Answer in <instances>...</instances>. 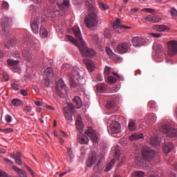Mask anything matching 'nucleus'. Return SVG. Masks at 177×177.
<instances>
[{"mask_svg": "<svg viewBox=\"0 0 177 177\" xmlns=\"http://www.w3.org/2000/svg\"><path fill=\"white\" fill-rule=\"evenodd\" d=\"M73 30L75 36L79 41L74 39L73 36H70L69 35L66 36L67 39L79 48L82 56L90 58L95 57L96 52L95 50H93V48H89L87 47L86 43H85V41L83 40L80 28L78 26H74L73 28Z\"/></svg>", "mask_w": 177, "mask_h": 177, "instance_id": "nucleus-1", "label": "nucleus"}, {"mask_svg": "<svg viewBox=\"0 0 177 177\" xmlns=\"http://www.w3.org/2000/svg\"><path fill=\"white\" fill-rule=\"evenodd\" d=\"M104 157L102 155H97L95 151H93L88 155V158L86 161V165H87V167L91 168L93 165L98 162L94 165V171L97 174H100L104 168Z\"/></svg>", "mask_w": 177, "mask_h": 177, "instance_id": "nucleus-2", "label": "nucleus"}, {"mask_svg": "<svg viewBox=\"0 0 177 177\" xmlns=\"http://www.w3.org/2000/svg\"><path fill=\"white\" fill-rule=\"evenodd\" d=\"M86 6L88 8V15L84 17V23L87 28H91L98 24V17L95 12V1L88 0L86 1Z\"/></svg>", "mask_w": 177, "mask_h": 177, "instance_id": "nucleus-3", "label": "nucleus"}, {"mask_svg": "<svg viewBox=\"0 0 177 177\" xmlns=\"http://www.w3.org/2000/svg\"><path fill=\"white\" fill-rule=\"evenodd\" d=\"M70 84L71 87L82 88L83 85L85 84V80L80 77V73L78 72L77 68H73L72 70V73L70 78Z\"/></svg>", "mask_w": 177, "mask_h": 177, "instance_id": "nucleus-4", "label": "nucleus"}, {"mask_svg": "<svg viewBox=\"0 0 177 177\" xmlns=\"http://www.w3.org/2000/svg\"><path fill=\"white\" fill-rule=\"evenodd\" d=\"M159 131L162 133H165L167 138L174 139L177 138V130L174 128L171 124H162L159 127Z\"/></svg>", "mask_w": 177, "mask_h": 177, "instance_id": "nucleus-5", "label": "nucleus"}, {"mask_svg": "<svg viewBox=\"0 0 177 177\" xmlns=\"http://www.w3.org/2000/svg\"><path fill=\"white\" fill-rule=\"evenodd\" d=\"M120 131L121 126L118 121H112L111 123H110L109 127H108L109 133L114 138H116V136H118Z\"/></svg>", "mask_w": 177, "mask_h": 177, "instance_id": "nucleus-6", "label": "nucleus"}, {"mask_svg": "<svg viewBox=\"0 0 177 177\" xmlns=\"http://www.w3.org/2000/svg\"><path fill=\"white\" fill-rule=\"evenodd\" d=\"M142 156L145 161H153L156 156V151L151 149L147 148L142 150Z\"/></svg>", "mask_w": 177, "mask_h": 177, "instance_id": "nucleus-7", "label": "nucleus"}, {"mask_svg": "<svg viewBox=\"0 0 177 177\" xmlns=\"http://www.w3.org/2000/svg\"><path fill=\"white\" fill-rule=\"evenodd\" d=\"M67 88L64 81L61 79L57 83V86L55 88V93L60 97H64V95L66 93Z\"/></svg>", "mask_w": 177, "mask_h": 177, "instance_id": "nucleus-8", "label": "nucleus"}, {"mask_svg": "<svg viewBox=\"0 0 177 177\" xmlns=\"http://www.w3.org/2000/svg\"><path fill=\"white\" fill-rule=\"evenodd\" d=\"M167 53L169 56L173 57L177 54V41L176 40H171L167 42Z\"/></svg>", "mask_w": 177, "mask_h": 177, "instance_id": "nucleus-9", "label": "nucleus"}, {"mask_svg": "<svg viewBox=\"0 0 177 177\" xmlns=\"http://www.w3.org/2000/svg\"><path fill=\"white\" fill-rule=\"evenodd\" d=\"M82 106V101L80 97L75 96L73 99V104H68V109L72 111L74 108L80 109Z\"/></svg>", "mask_w": 177, "mask_h": 177, "instance_id": "nucleus-10", "label": "nucleus"}, {"mask_svg": "<svg viewBox=\"0 0 177 177\" xmlns=\"http://www.w3.org/2000/svg\"><path fill=\"white\" fill-rule=\"evenodd\" d=\"M130 48V44L129 43H120L117 46V51L120 54L127 53Z\"/></svg>", "mask_w": 177, "mask_h": 177, "instance_id": "nucleus-11", "label": "nucleus"}, {"mask_svg": "<svg viewBox=\"0 0 177 177\" xmlns=\"http://www.w3.org/2000/svg\"><path fill=\"white\" fill-rule=\"evenodd\" d=\"M1 24L4 32H6V28L11 26L12 19L8 17H3L1 19Z\"/></svg>", "mask_w": 177, "mask_h": 177, "instance_id": "nucleus-12", "label": "nucleus"}, {"mask_svg": "<svg viewBox=\"0 0 177 177\" xmlns=\"http://www.w3.org/2000/svg\"><path fill=\"white\" fill-rule=\"evenodd\" d=\"M84 133L87 135V136H88V138H90V139H91L94 143H97L98 137L95 131L93 130L91 128H88V129H87Z\"/></svg>", "mask_w": 177, "mask_h": 177, "instance_id": "nucleus-13", "label": "nucleus"}, {"mask_svg": "<svg viewBox=\"0 0 177 177\" xmlns=\"http://www.w3.org/2000/svg\"><path fill=\"white\" fill-rule=\"evenodd\" d=\"M146 21L151 22V23H158L162 20V17L158 15H149L145 18Z\"/></svg>", "mask_w": 177, "mask_h": 177, "instance_id": "nucleus-14", "label": "nucleus"}, {"mask_svg": "<svg viewBox=\"0 0 177 177\" xmlns=\"http://www.w3.org/2000/svg\"><path fill=\"white\" fill-rule=\"evenodd\" d=\"M39 20L37 17L34 18L30 21L31 28L35 35H38L39 33Z\"/></svg>", "mask_w": 177, "mask_h": 177, "instance_id": "nucleus-15", "label": "nucleus"}, {"mask_svg": "<svg viewBox=\"0 0 177 177\" xmlns=\"http://www.w3.org/2000/svg\"><path fill=\"white\" fill-rule=\"evenodd\" d=\"M157 117L155 113H147L145 120L148 124H154L156 122Z\"/></svg>", "mask_w": 177, "mask_h": 177, "instance_id": "nucleus-16", "label": "nucleus"}, {"mask_svg": "<svg viewBox=\"0 0 177 177\" xmlns=\"http://www.w3.org/2000/svg\"><path fill=\"white\" fill-rule=\"evenodd\" d=\"M58 8L62 11H66L70 6V0H62L57 3Z\"/></svg>", "mask_w": 177, "mask_h": 177, "instance_id": "nucleus-17", "label": "nucleus"}, {"mask_svg": "<svg viewBox=\"0 0 177 177\" xmlns=\"http://www.w3.org/2000/svg\"><path fill=\"white\" fill-rule=\"evenodd\" d=\"M19 62V60H14V59H8L7 61V63L11 70L16 72L17 71H19V68L18 67V63Z\"/></svg>", "mask_w": 177, "mask_h": 177, "instance_id": "nucleus-18", "label": "nucleus"}, {"mask_svg": "<svg viewBox=\"0 0 177 177\" xmlns=\"http://www.w3.org/2000/svg\"><path fill=\"white\" fill-rule=\"evenodd\" d=\"M83 63L87 66V70H88V71L93 72L95 70V64L92 60L84 59H83Z\"/></svg>", "mask_w": 177, "mask_h": 177, "instance_id": "nucleus-19", "label": "nucleus"}, {"mask_svg": "<svg viewBox=\"0 0 177 177\" xmlns=\"http://www.w3.org/2000/svg\"><path fill=\"white\" fill-rule=\"evenodd\" d=\"M161 138L158 136H154L150 139L151 145L158 148L160 146Z\"/></svg>", "mask_w": 177, "mask_h": 177, "instance_id": "nucleus-20", "label": "nucleus"}, {"mask_svg": "<svg viewBox=\"0 0 177 177\" xmlns=\"http://www.w3.org/2000/svg\"><path fill=\"white\" fill-rule=\"evenodd\" d=\"M144 39L142 37H133L131 43L134 47H140L144 44Z\"/></svg>", "mask_w": 177, "mask_h": 177, "instance_id": "nucleus-21", "label": "nucleus"}, {"mask_svg": "<svg viewBox=\"0 0 177 177\" xmlns=\"http://www.w3.org/2000/svg\"><path fill=\"white\" fill-rule=\"evenodd\" d=\"M76 127H77V129H78L80 133H82L83 129H84V124H83L82 117L80 115H77V117Z\"/></svg>", "mask_w": 177, "mask_h": 177, "instance_id": "nucleus-22", "label": "nucleus"}, {"mask_svg": "<svg viewBox=\"0 0 177 177\" xmlns=\"http://www.w3.org/2000/svg\"><path fill=\"white\" fill-rule=\"evenodd\" d=\"M115 97H113L112 100H110L106 102V104L105 105L106 109L110 110L113 109L116 106V101L118 100L116 99L117 96L114 95Z\"/></svg>", "mask_w": 177, "mask_h": 177, "instance_id": "nucleus-23", "label": "nucleus"}, {"mask_svg": "<svg viewBox=\"0 0 177 177\" xmlns=\"http://www.w3.org/2000/svg\"><path fill=\"white\" fill-rule=\"evenodd\" d=\"M129 139L131 141L139 140L140 139H144V133H140V132L133 133L129 136Z\"/></svg>", "mask_w": 177, "mask_h": 177, "instance_id": "nucleus-24", "label": "nucleus"}, {"mask_svg": "<svg viewBox=\"0 0 177 177\" xmlns=\"http://www.w3.org/2000/svg\"><path fill=\"white\" fill-rule=\"evenodd\" d=\"M174 149V145L171 142L165 144L162 151L165 153H169Z\"/></svg>", "mask_w": 177, "mask_h": 177, "instance_id": "nucleus-25", "label": "nucleus"}, {"mask_svg": "<svg viewBox=\"0 0 177 177\" xmlns=\"http://www.w3.org/2000/svg\"><path fill=\"white\" fill-rule=\"evenodd\" d=\"M22 57H24V59L28 62H30L32 60L31 52L28 50H23Z\"/></svg>", "mask_w": 177, "mask_h": 177, "instance_id": "nucleus-26", "label": "nucleus"}, {"mask_svg": "<svg viewBox=\"0 0 177 177\" xmlns=\"http://www.w3.org/2000/svg\"><path fill=\"white\" fill-rule=\"evenodd\" d=\"M153 29L157 30L158 32H165L169 30V27L164 24L154 25L153 26Z\"/></svg>", "mask_w": 177, "mask_h": 177, "instance_id": "nucleus-27", "label": "nucleus"}, {"mask_svg": "<svg viewBox=\"0 0 177 177\" xmlns=\"http://www.w3.org/2000/svg\"><path fill=\"white\" fill-rule=\"evenodd\" d=\"M128 129L131 132H133V131H136L137 124L133 120H129L128 123Z\"/></svg>", "mask_w": 177, "mask_h": 177, "instance_id": "nucleus-28", "label": "nucleus"}, {"mask_svg": "<svg viewBox=\"0 0 177 177\" xmlns=\"http://www.w3.org/2000/svg\"><path fill=\"white\" fill-rule=\"evenodd\" d=\"M12 169L15 171L17 172L19 177H27L26 172L17 166L13 165Z\"/></svg>", "mask_w": 177, "mask_h": 177, "instance_id": "nucleus-29", "label": "nucleus"}, {"mask_svg": "<svg viewBox=\"0 0 177 177\" xmlns=\"http://www.w3.org/2000/svg\"><path fill=\"white\" fill-rule=\"evenodd\" d=\"M115 164V159H112L109 163H107V165H106L105 169H104V171L105 172L110 171L112 169V168L114 167Z\"/></svg>", "mask_w": 177, "mask_h": 177, "instance_id": "nucleus-30", "label": "nucleus"}, {"mask_svg": "<svg viewBox=\"0 0 177 177\" xmlns=\"http://www.w3.org/2000/svg\"><path fill=\"white\" fill-rule=\"evenodd\" d=\"M153 49L155 50L157 53H160L164 50L162 46L159 43H154L153 45Z\"/></svg>", "mask_w": 177, "mask_h": 177, "instance_id": "nucleus-31", "label": "nucleus"}, {"mask_svg": "<svg viewBox=\"0 0 177 177\" xmlns=\"http://www.w3.org/2000/svg\"><path fill=\"white\" fill-rule=\"evenodd\" d=\"M107 86L104 84H97V91H100V93L104 92Z\"/></svg>", "mask_w": 177, "mask_h": 177, "instance_id": "nucleus-32", "label": "nucleus"}, {"mask_svg": "<svg viewBox=\"0 0 177 177\" xmlns=\"http://www.w3.org/2000/svg\"><path fill=\"white\" fill-rule=\"evenodd\" d=\"M40 35L42 38H46L48 37V30L44 27L40 28Z\"/></svg>", "mask_w": 177, "mask_h": 177, "instance_id": "nucleus-33", "label": "nucleus"}, {"mask_svg": "<svg viewBox=\"0 0 177 177\" xmlns=\"http://www.w3.org/2000/svg\"><path fill=\"white\" fill-rule=\"evenodd\" d=\"M90 37H91V41H93V43L97 44L100 41V39L97 36V35H95V33H91L90 35Z\"/></svg>", "mask_w": 177, "mask_h": 177, "instance_id": "nucleus-34", "label": "nucleus"}, {"mask_svg": "<svg viewBox=\"0 0 177 177\" xmlns=\"http://www.w3.org/2000/svg\"><path fill=\"white\" fill-rule=\"evenodd\" d=\"M80 142L82 145H87L89 142V139L86 136H82Z\"/></svg>", "mask_w": 177, "mask_h": 177, "instance_id": "nucleus-35", "label": "nucleus"}, {"mask_svg": "<svg viewBox=\"0 0 177 177\" xmlns=\"http://www.w3.org/2000/svg\"><path fill=\"white\" fill-rule=\"evenodd\" d=\"M145 172L142 171H136L133 174L132 177H145Z\"/></svg>", "mask_w": 177, "mask_h": 177, "instance_id": "nucleus-36", "label": "nucleus"}, {"mask_svg": "<svg viewBox=\"0 0 177 177\" xmlns=\"http://www.w3.org/2000/svg\"><path fill=\"white\" fill-rule=\"evenodd\" d=\"M22 102L19 99H13L11 101V104L14 106H19L21 104Z\"/></svg>", "mask_w": 177, "mask_h": 177, "instance_id": "nucleus-37", "label": "nucleus"}, {"mask_svg": "<svg viewBox=\"0 0 177 177\" xmlns=\"http://www.w3.org/2000/svg\"><path fill=\"white\" fill-rule=\"evenodd\" d=\"M121 21L119 18H116L115 20L113 21L112 26L113 28L120 27V28Z\"/></svg>", "mask_w": 177, "mask_h": 177, "instance_id": "nucleus-38", "label": "nucleus"}, {"mask_svg": "<svg viewBox=\"0 0 177 177\" xmlns=\"http://www.w3.org/2000/svg\"><path fill=\"white\" fill-rule=\"evenodd\" d=\"M63 111L64 113L66 119L70 120L72 118V116H71L70 113L68 111V109L66 108H64Z\"/></svg>", "mask_w": 177, "mask_h": 177, "instance_id": "nucleus-39", "label": "nucleus"}, {"mask_svg": "<svg viewBox=\"0 0 177 177\" xmlns=\"http://www.w3.org/2000/svg\"><path fill=\"white\" fill-rule=\"evenodd\" d=\"M14 44H15V40L14 39H11L10 40H9V41H8L7 44H6V48L8 49H10L13 46Z\"/></svg>", "mask_w": 177, "mask_h": 177, "instance_id": "nucleus-40", "label": "nucleus"}, {"mask_svg": "<svg viewBox=\"0 0 177 177\" xmlns=\"http://www.w3.org/2000/svg\"><path fill=\"white\" fill-rule=\"evenodd\" d=\"M106 53L108 54V55L111 57H114L115 55L113 53L111 48L110 47H106Z\"/></svg>", "mask_w": 177, "mask_h": 177, "instance_id": "nucleus-41", "label": "nucleus"}, {"mask_svg": "<svg viewBox=\"0 0 177 177\" xmlns=\"http://www.w3.org/2000/svg\"><path fill=\"white\" fill-rule=\"evenodd\" d=\"M148 107L149 109H156L157 107L156 102L155 101H150L148 102Z\"/></svg>", "mask_w": 177, "mask_h": 177, "instance_id": "nucleus-42", "label": "nucleus"}, {"mask_svg": "<svg viewBox=\"0 0 177 177\" xmlns=\"http://www.w3.org/2000/svg\"><path fill=\"white\" fill-rule=\"evenodd\" d=\"M107 81L110 84H114L116 82L117 79L113 76H109V77H107Z\"/></svg>", "mask_w": 177, "mask_h": 177, "instance_id": "nucleus-43", "label": "nucleus"}, {"mask_svg": "<svg viewBox=\"0 0 177 177\" xmlns=\"http://www.w3.org/2000/svg\"><path fill=\"white\" fill-rule=\"evenodd\" d=\"M170 14L172 17V18H175L177 17V10L175 9V8H171L170 10Z\"/></svg>", "mask_w": 177, "mask_h": 177, "instance_id": "nucleus-44", "label": "nucleus"}, {"mask_svg": "<svg viewBox=\"0 0 177 177\" xmlns=\"http://www.w3.org/2000/svg\"><path fill=\"white\" fill-rule=\"evenodd\" d=\"M44 72L47 73V75L48 77H51L53 75V71L52 68L48 67Z\"/></svg>", "mask_w": 177, "mask_h": 177, "instance_id": "nucleus-45", "label": "nucleus"}, {"mask_svg": "<svg viewBox=\"0 0 177 177\" xmlns=\"http://www.w3.org/2000/svg\"><path fill=\"white\" fill-rule=\"evenodd\" d=\"M11 87L13 90L18 91L20 89L21 86L18 84L12 83V84H11Z\"/></svg>", "mask_w": 177, "mask_h": 177, "instance_id": "nucleus-46", "label": "nucleus"}, {"mask_svg": "<svg viewBox=\"0 0 177 177\" xmlns=\"http://www.w3.org/2000/svg\"><path fill=\"white\" fill-rule=\"evenodd\" d=\"M0 132L2 133H10V132H13V129L12 128H7V129H1L0 128Z\"/></svg>", "mask_w": 177, "mask_h": 177, "instance_id": "nucleus-47", "label": "nucleus"}, {"mask_svg": "<svg viewBox=\"0 0 177 177\" xmlns=\"http://www.w3.org/2000/svg\"><path fill=\"white\" fill-rule=\"evenodd\" d=\"M100 8L102 10H105L109 9V6L106 5V4H104V3H102V2H100Z\"/></svg>", "mask_w": 177, "mask_h": 177, "instance_id": "nucleus-48", "label": "nucleus"}, {"mask_svg": "<svg viewBox=\"0 0 177 177\" xmlns=\"http://www.w3.org/2000/svg\"><path fill=\"white\" fill-rule=\"evenodd\" d=\"M149 12V13H154L156 12V10L153 9V8H143L142 9V12Z\"/></svg>", "mask_w": 177, "mask_h": 177, "instance_id": "nucleus-49", "label": "nucleus"}, {"mask_svg": "<svg viewBox=\"0 0 177 177\" xmlns=\"http://www.w3.org/2000/svg\"><path fill=\"white\" fill-rule=\"evenodd\" d=\"M110 73H111V68L109 67V66H106V67L104 68V74L105 75H109Z\"/></svg>", "mask_w": 177, "mask_h": 177, "instance_id": "nucleus-50", "label": "nucleus"}, {"mask_svg": "<svg viewBox=\"0 0 177 177\" xmlns=\"http://www.w3.org/2000/svg\"><path fill=\"white\" fill-rule=\"evenodd\" d=\"M113 153H114V158H115V159L119 160L120 156V151H118V150H117V151H115L113 152Z\"/></svg>", "mask_w": 177, "mask_h": 177, "instance_id": "nucleus-51", "label": "nucleus"}, {"mask_svg": "<svg viewBox=\"0 0 177 177\" xmlns=\"http://www.w3.org/2000/svg\"><path fill=\"white\" fill-rule=\"evenodd\" d=\"M10 157L12 159H14V158H15V159H21V154L20 152L18 151V152L16 153V156H15L13 155V156H10Z\"/></svg>", "mask_w": 177, "mask_h": 177, "instance_id": "nucleus-52", "label": "nucleus"}, {"mask_svg": "<svg viewBox=\"0 0 177 177\" xmlns=\"http://www.w3.org/2000/svg\"><path fill=\"white\" fill-rule=\"evenodd\" d=\"M12 55L14 58L17 59V60H19L21 59V55L18 52L14 53Z\"/></svg>", "mask_w": 177, "mask_h": 177, "instance_id": "nucleus-53", "label": "nucleus"}, {"mask_svg": "<svg viewBox=\"0 0 177 177\" xmlns=\"http://www.w3.org/2000/svg\"><path fill=\"white\" fill-rule=\"evenodd\" d=\"M68 154L71 158V160H72L74 158V155L73 153V151L71 148L68 149Z\"/></svg>", "mask_w": 177, "mask_h": 177, "instance_id": "nucleus-54", "label": "nucleus"}, {"mask_svg": "<svg viewBox=\"0 0 177 177\" xmlns=\"http://www.w3.org/2000/svg\"><path fill=\"white\" fill-rule=\"evenodd\" d=\"M3 77L6 82L8 81L10 79V76L8 75V74L5 72L3 73Z\"/></svg>", "mask_w": 177, "mask_h": 177, "instance_id": "nucleus-55", "label": "nucleus"}, {"mask_svg": "<svg viewBox=\"0 0 177 177\" xmlns=\"http://www.w3.org/2000/svg\"><path fill=\"white\" fill-rule=\"evenodd\" d=\"M151 35L153 37L160 38L162 35V33H151Z\"/></svg>", "mask_w": 177, "mask_h": 177, "instance_id": "nucleus-56", "label": "nucleus"}, {"mask_svg": "<svg viewBox=\"0 0 177 177\" xmlns=\"http://www.w3.org/2000/svg\"><path fill=\"white\" fill-rule=\"evenodd\" d=\"M5 120L8 123H10L12 121V117L10 115H7L5 117Z\"/></svg>", "mask_w": 177, "mask_h": 177, "instance_id": "nucleus-57", "label": "nucleus"}, {"mask_svg": "<svg viewBox=\"0 0 177 177\" xmlns=\"http://www.w3.org/2000/svg\"><path fill=\"white\" fill-rule=\"evenodd\" d=\"M0 177H10V176H8V174H6V172L0 170Z\"/></svg>", "mask_w": 177, "mask_h": 177, "instance_id": "nucleus-58", "label": "nucleus"}, {"mask_svg": "<svg viewBox=\"0 0 177 177\" xmlns=\"http://www.w3.org/2000/svg\"><path fill=\"white\" fill-rule=\"evenodd\" d=\"M167 177H176V174L171 171H169L167 174Z\"/></svg>", "mask_w": 177, "mask_h": 177, "instance_id": "nucleus-59", "label": "nucleus"}, {"mask_svg": "<svg viewBox=\"0 0 177 177\" xmlns=\"http://www.w3.org/2000/svg\"><path fill=\"white\" fill-rule=\"evenodd\" d=\"M3 161L4 162H6L7 165H11L12 164V162L11 161V160L7 158H3Z\"/></svg>", "mask_w": 177, "mask_h": 177, "instance_id": "nucleus-60", "label": "nucleus"}, {"mask_svg": "<svg viewBox=\"0 0 177 177\" xmlns=\"http://www.w3.org/2000/svg\"><path fill=\"white\" fill-rule=\"evenodd\" d=\"M24 111L26 113H30L32 111V109L30 106H25Z\"/></svg>", "mask_w": 177, "mask_h": 177, "instance_id": "nucleus-61", "label": "nucleus"}, {"mask_svg": "<svg viewBox=\"0 0 177 177\" xmlns=\"http://www.w3.org/2000/svg\"><path fill=\"white\" fill-rule=\"evenodd\" d=\"M118 91H119V86H115L114 87H113V88L111 91V93H115V92H117Z\"/></svg>", "mask_w": 177, "mask_h": 177, "instance_id": "nucleus-62", "label": "nucleus"}, {"mask_svg": "<svg viewBox=\"0 0 177 177\" xmlns=\"http://www.w3.org/2000/svg\"><path fill=\"white\" fill-rule=\"evenodd\" d=\"M15 160V163L18 165H21L22 164L21 158H14Z\"/></svg>", "mask_w": 177, "mask_h": 177, "instance_id": "nucleus-63", "label": "nucleus"}, {"mask_svg": "<svg viewBox=\"0 0 177 177\" xmlns=\"http://www.w3.org/2000/svg\"><path fill=\"white\" fill-rule=\"evenodd\" d=\"M20 92H21V95H23L24 96H26L28 95V92L25 89H21L20 91Z\"/></svg>", "mask_w": 177, "mask_h": 177, "instance_id": "nucleus-64", "label": "nucleus"}]
</instances>
